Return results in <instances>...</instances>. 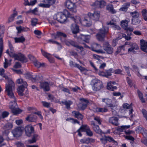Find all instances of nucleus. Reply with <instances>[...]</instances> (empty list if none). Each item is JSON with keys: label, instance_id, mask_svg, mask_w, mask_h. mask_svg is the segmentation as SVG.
<instances>
[{"label": "nucleus", "instance_id": "nucleus-3", "mask_svg": "<svg viewBox=\"0 0 147 147\" xmlns=\"http://www.w3.org/2000/svg\"><path fill=\"white\" fill-rule=\"evenodd\" d=\"M109 28L106 27H103L102 28L100 29L98 33L96 36L97 39L99 41L103 40Z\"/></svg>", "mask_w": 147, "mask_h": 147}, {"label": "nucleus", "instance_id": "nucleus-43", "mask_svg": "<svg viewBox=\"0 0 147 147\" xmlns=\"http://www.w3.org/2000/svg\"><path fill=\"white\" fill-rule=\"evenodd\" d=\"M108 109L106 108L97 107L95 109V111L97 112L104 113L107 112Z\"/></svg>", "mask_w": 147, "mask_h": 147}, {"label": "nucleus", "instance_id": "nucleus-29", "mask_svg": "<svg viewBox=\"0 0 147 147\" xmlns=\"http://www.w3.org/2000/svg\"><path fill=\"white\" fill-rule=\"evenodd\" d=\"M8 45L9 47V49L6 51V53L10 57L11 53H15L14 52V48L10 41L8 42Z\"/></svg>", "mask_w": 147, "mask_h": 147}, {"label": "nucleus", "instance_id": "nucleus-42", "mask_svg": "<svg viewBox=\"0 0 147 147\" xmlns=\"http://www.w3.org/2000/svg\"><path fill=\"white\" fill-rule=\"evenodd\" d=\"M129 22V21H128L126 20H122L121 22V27L125 29L128 26Z\"/></svg>", "mask_w": 147, "mask_h": 147}, {"label": "nucleus", "instance_id": "nucleus-38", "mask_svg": "<svg viewBox=\"0 0 147 147\" xmlns=\"http://www.w3.org/2000/svg\"><path fill=\"white\" fill-rule=\"evenodd\" d=\"M107 24L112 26L113 28L115 30H119L121 29L120 27L119 26L116 25L115 23L111 21L108 23Z\"/></svg>", "mask_w": 147, "mask_h": 147}, {"label": "nucleus", "instance_id": "nucleus-56", "mask_svg": "<svg viewBox=\"0 0 147 147\" xmlns=\"http://www.w3.org/2000/svg\"><path fill=\"white\" fill-rule=\"evenodd\" d=\"M100 140L102 144L104 145L106 144L107 142L106 136L100 138Z\"/></svg>", "mask_w": 147, "mask_h": 147}, {"label": "nucleus", "instance_id": "nucleus-5", "mask_svg": "<svg viewBox=\"0 0 147 147\" xmlns=\"http://www.w3.org/2000/svg\"><path fill=\"white\" fill-rule=\"evenodd\" d=\"M10 57L13 58L15 60H17L23 62H26L27 61V59L24 55L20 53H11Z\"/></svg>", "mask_w": 147, "mask_h": 147}, {"label": "nucleus", "instance_id": "nucleus-11", "mask_svg": "<svg viewBox=\"0 0 147 147\" xmlns=\"http://www.w3.org/2000/svg\"><path fill=\"white\" fill-rule=\"evenodd\" d=\"M25 130L26 135L30 137L34 132V128L31 125H27L25 127Z\"/></svg>", "mask_w": 147, "mask_h": 147}, {"label": "nucleus", "instance_id": "nucleus-58", "mask_svg": "<svg viewBox=\"0 0 147 147\" xmlns=\"http://www.w3.org/2000/svg\"><path fill=\"white\" fill-rule=\"evenodd\" d=\"M56 1V0H47L46 1V3H47V5H49V8L51 5L54 4Z\"/></svg>", "mask_w": 147, "mask_h": 147}, {"label": "nucleus", "instance_id": "nucleus-60", "mask_svg": "<svg viewBox=\"0 0 147 147\" xmlns=\"http://www.w3.org/2000/svg\"><path fill=\"white\" fill-rule=\"evenodd\" d=\"M16 29L18 31V33H20L22 31H25L26 29L24 27H22L21 26L17 27Z\"/></svg>", "mask_w": 147, "mask_h": 147}, {"label": "nucleus", "instance_id": "nucleus-48", "mask_svg": "<svg viewBox=\"0 0 147 147\" xmlns=\"http://www.w3.org/2000/svg\"><path fill=\"white\" fill-rule=\"evenodd\" d=\"M14 39L16 43L22 42L25 40V38L23 36H21L18 38H15Z\"/></svg>", "mask_w": 147, "mask_h": 147}, {"label": "nucleus", "instance_id": "nucleus-10", "mask_svg": "<svg viewBox=\"0 0 147 147\" xmlns=\"http://www.w3.org/2000/svg\"><path fill=\"white\" fill-rule=\"evenodd\" d=\"M28 84L26 82H23V84L18 86L17 89V92L20 96H23L24 95V92L25 88H27Z\"/></svg>", "mask_w": 147, "mask_h": 147}, {"label": "nucleus", "instance_id": "nucleus-45", "mask_svg": "<svg viewBox=\"0 0 147 147\" xmlns=\"http://www.w3.org/2000/svg\"><path fill=\"white\" fill-rule=\"evenodd\" d=\"M38 135L37 134H34L31 140H28V142L30 144L33 143L35 142L38 139Z\"/></svg>", "mask_w": 147, "mask_h": 147}, {"label": "nucleus", "instance_id": "nucleus-25", "mask_svg": "<svg viewBox=\"0 0 147 147\" xmlns=\"http://www.w3.org/2000/svg\"><path fill=\"white\" fill-rule=\"evenodd\" d=\"M72 115L78 119L82 120L83 118V115L79 112L73 111L72 112Z\"/></svg>", "mask_w": 147, "mask_h": 147}, {"label": "nucleus", "instance_id": "nucleus-49", "mask_svg": "<svg viewBox=\"0 0 147 147\" xmlns=\"http://www.w3.org/2000/svg\"><path fill=\"white\" fill-rule=\"evenodd\" d=\"M31 25L32 26H35L38 23V19L36 18L31 19Z\"/></svg>", "mask_w": 147, "mask_h": 147}, {"label": "nucleus", "instance_id": "nucleus-31", "mask_svg": "<svg viewBox=\"0 0 147 147\" xmlns=\"http://www.w3.org/2000/svg\"><path fill=\"white\" fill-rule=\"evenodd\" d=\"M129 3H126L124 4L119 9L121 11H126L130 5Z\"/></svg>", "mask_w": 147, "mask_h": 147}, {"label": "nucleus", "instance_id": "nucleus-13", "mask_svg": "<svg viewBox=\"0 0 147 147\" xmlns=\"http://www.w3.org/2000/svg\"><path fill=\"white\" fill-rule=\"evenodd\" d=\"M23 129L22 127H19L14 129L12 131L13 136L15 137H18L21 135Z\"/></svg>", "mask_w": 147, "mask_h": 147}, {"label": "nucleus", "instance_id": "nucleus-46", "mask_svg": "<svg viewBox=\"0 0 147 147\" xmlns=\"http://www.w3.org/2000/svg\"><path fill=\"white\" fill-rule=\"evenodd\" d=\"M66 121L70 122L72 123L75 124L76 123H79V122L76 119H74L71 117H69L66 119Z\"/></svg>", "mask_w": 147, "mask_h": 147}, {"label": "nucleus", "instance_id": "nucleus-64", "mask_svg": "<svg viewBox=\"0 0 147 147\" xmlns=\"http://www.w3.org/2000/svg\"><path fill=\"white\" fill-rule=\"evenodd\" d=\"M9 114V113L7 111H4L1 113L2 118H4L8 116Z\"/></svg>", "mask_w": 147, "mask_h": 147}, {"label": "nucleus", "instance_id": "nucleus-2", "mask_svg": "<svg viewBox=\"0 0 147 147\" xmlns=\"http://www.w3.org/2000/svg\"><path fill=\"white\" fill-rule=\"evenodd\" d=\"M70 13L67 10H64L63 12H59L54 16V19L61 23H64L66 21L67 17H69Z\"/></svg>", "mask_w": 147, "mask_h": 147}, {"label": "nucleus", "instance_id": "nucleus-26", "mask_svg": "<svg viewBox=\"0 0 147 147\" xmlns=\"http://www.w3.org/2000/svg\"><path fill=\"white\" fill-rule=\"evenodd\" d=\"M71 29L72 33L74 34H76L79 32V27L76 24H72Z\"/></svg>", "mask_w": 147, "mask_h": 147}, {"label": "nucleus", "instance_id": "nucleus-51", "mask_svg": "<svg viewBox=\"0 0 147 147\" xmlns=\"http://www.w3.org/2000/svg\"><path fill=\"white\" fill-rule=\"evenodd\" d=\"M142 15L144 19L147 21V11L146 9H143L142 11Z\"/></svg>", "mask_w": 147, "mask_h": 147}, {"label": "nucleus", "instance_id": "nucleus-41", "mask_svg": "<svg viewBox=\"0 0 147 147\" xmlns=\"http://www.w3.org/2000/svg\"><path fill=\"white\" fill-rule=\"evenodd\" d=\"M138 49V45L135 43H133L131 45V47L128 49L129 52H133L134 49Z\"/></svg>", "mask_w": 147, "mask_h": 147}, {"label": "nucleus", "instance_id": "nucleus-44", "mask_svg": "<svg viewBox=\"0 0 147 147\" xmlns=\"http://www.w3.org/2000/svg\"><path fill=\"white\" fill-rule=\"evenodd\" d=\"M5 30V27L3 26H0V41L1 40V42L3 44V41L2 39V36L4 33ZM1 42H0V43Z\"/></svg>", "mask_w": 147, "mask_h": 147}, {"label": "nucleus", "instance_id": "nucleus-63", "mask_svg": "<svg viewBox=\"0 0 147 147\" xmlns=\"http://www.w3.org/2000/svg\"><path fill=\"white\" fill-rule=\"evenodd\" d=\"M94 120L97 122L99 124H101L102 120L101 118L99 117L95 116L94 117Z\"/></svg>", "mask_w": 147, "mask_h": 147}, {"label": "nucleus", "instance_id": "nucleus-7", "mask_svg": "<svg viewBox=\"0 0 147 147\" xmlns=\"http://www.w3.org/2000/svg\"><path fill=\"white\" fill-rule=\"evenodd\" d=\"M101 48V47L99 44L95 43H93L91 45L90 49L92 51L98 53H105V52L103 50L100 49Z\"/></svg>", "mask_w": 147, "mask_h": 147}, {"label": "nucleus", "instance_id": "nucleus-52", "mask_svg": "<svg viewBox=\"0 0 147 147\" xmlns=\"http://www.w3.org/2000/svg\"><path fill=\"white\" fill-rule=\"evenodd\" d=\"M17 15L16 12L13 13L11 14L8 18V21L9 22H10L14 20L15 17Z\"/></svg>", "mask_w": 147, "mask_h": 147}, {"label": "nucleus", "instance_id": "nucleus-57", "mask_svg": "<svg viewBox=\"0 0 147 147\" xmlns=\"http://www.w3.org/2000/svg\"><path fill=\"white\" fill-rule=\"evenodd\" d=\"M106 137L107 141H108L109 142H112L115 145H117V142L115 141L112 138L109 136H106Z\"/></svg>", "mask_w": 147, "mask_h": 147}, {"label": "nucleus", "instance_id": "nucleus-34", "mask_svg": "<svg viewBox=\"0 0 147 147\" xmlns=\"http://www.w3.org/2000/svg\"><path fill=\"white\" fill-rule=\"evenodd\" d=\"M130 127L129 125H122L120 127H117L116 129V130L120 132H123L126 129L129 128Z\"/></svg>", "mask_w": 147, "mask_h": 147}, {"label": "nucleus", "instance_id": "nucleus-59", "mask_svg": "<svg viewBox=\"0 0 147 147\" xmlns=\"http://www.w3.org/2000/svg\"><path fill=\"white\" fill-rule=\"evenodd\" d=\"M132 70L134 71H138V76L140 77L141 76V75L140 74L139 72H138V67L134 65H132Z\"/></svg>", "mask_w": 147, "mask_h": 147}, {"label": "nucleus", "instance_id": "nucleus-20", "mask_svg": "<svg viewBox=\"0 0 147 147\" xmlns=\"http://www.w3.org/2000/svg\"><path fill=\"white\" fill-rule=\"evenodd\" d=\"M141 48L144 51L147 53V42L143 40L140 41Z\"/></svg>", "mask_w": 147, "mask_h": 147}, {"label": "nucleus", "instance_id": "nucleus-53", "mask_svg": "<svg viewBox=\"0 0 147 147\" xmlns=\"http://www.w3.org/2000/svg\"><path fill=\"white\" fill-rule=\"evenodd\" d=\"M33 63L34 65L37 67H40L42 66L43 67L45 65V64L44 63H41L36 61V60Z\"/></svg>", "mask_w": 147, "mask_h": 147}, {"label": "nucleus", "instance_id": "nucleus-33", "mask_svg": "<svg viewBox=\"0 0 147 147\" xmlns=\"http://www.w3.org/2000/svg\"><path fill=\"white\" fill-rule=\"evenodd\" d=\"M131 24H133L136 25L140 24L141 22V19L140 17L132 18L131 20Z\"/></svg>", "mask_w": 147, "mask_h": 147}, {"label": "nucleus", "instance_id": "nucleus-14", "mask_svg": "<svg viewBox=\"0 0 147 147\" xmlns=\"http://www.w3.org/2000/svg\"><path fill=\"white\" fill-rule=\"evenodd\" d=\"M81 128H83L84 132H86L87 135L89 136H92L93 135V133L90 130L89 127L87 125H83L82 126Z\"/></svg>", "mask_w": 147, "mask_h": 147}, {"label": "nucleus", "instance_id": "nucleus-62", "mask_svg": "<svg viewBox=\"0 0 147 147\" xmlns=\"http://www.w3.org/2000/svg\"><path fill=\"white\" fill-rule=\"evenodd\" d=\"M122 38V37H119L116 38L115 40H113L112 42V45L114 47L115 46L117 43V41L119 39H121Z\"/></svg>", "mask_w": 147, "mask_h": 147}, {"label": "nucleus", "instance_id": "nucleus-8", "mask_svg": "<svg viewBox=\"0 0 147 147\" xmlns=\"http://www.w3.org/2000/svg\"><path fill=\"white\" fill-rule=\"evenodd\" d=\"M92 82L94 83L92 89L94 91H99L102 88L103 85L99 80H93Z\"/></svg>", "mask_w": 147, "mask_h": 147}, {"label": "nucleus", "instance_id": "nucleus-23", "mask_svg": "<svg viewBox=\"0 0 147 147\" xmlns=\"http://www.w3.org/2000/svg\"><path fill=\"white\" fill-rule=\"evenodd\" d=\"M49 84L47 82H44L40 83V87L43 88L44 90L46 91H49L50 90V88L49 85Z\"/></svg>", "mask_w": 147, "mask_h": 147}, {"label": "nucleus", "instance_id": "nucleus-19", "mask_svg": "<svg viewBox=\"0 0 147 147\" xmlns=\"http://www.w3.org/2000/svg\"><path fill=\"white\" fill-rule=\"evenodd\" d=\"M37 117L33 114L28 115L26 118V120L29 122H35L37 119Z\"/></svg>", "mask_w": 147, "mask_h": 147}, {"label": "nucleus", "instance_id": "nucleus-15", "mask_svg": "<svg viewBox=\"0 0 147 147\" xmlns=\"http://www.w3.org/2000/svg\"><path fill=\"white\" fill-rule=\"evenodd\" d=\"M102 101L103 102L105 103L108 107L112 108L115 106V105L112 103L111 100L109 98H102Z\"/></svg>", "mask_w": 147, "mask_h": 147}, {"label": "nucleus", "instance_id": "nucleus-61", "mask_svg": "<svg viewBox=\"0 0 147 147\" xmlns=\"http://www.w3.org/2000/svg\"><path fill=\"white\" fill-rule=\"evenodd\" d=\"M41 102L44 107L49 108L50 107V103L49 102H48L45 101H42Z\"/></svg>", "mask_w": 147, "mask_h": 147}, {"label": "nucleus", "instance_id": "nucleus-27", "mask_svg": "<svg viewBox=\"0 0 147 147\" xmlns=\"http://www.w3.org/2000/svg\"><path fill=\"white\" fill-rule=\"evenodd\" d=\"M41 51L43 55L47 58L50 63H52L54 62L53 59L51 57L50 54L43 51L42 49L41 50Z\"/></svg>", "mask_w": 147, "mask_h": 147}, {"label": "nucleus", "instance_id": "nucleus-40", "mask_svg": "<svg viewBox=\"0 0 147 147\" xmlns=\"http://www.w3.org/2000/svg\"><path fill=\"white\" fill-rule=\"evenodd\" d=\"M77 48L78 49L77 50L79 53L82 55L85 54L86 52L83 47L78 46Z\"/></svg>", "mask_w": 147, "mask_h": 147}, {"label": "nucleus", "instance_id": "nucleus-39", "mask_svg": "<svg viewBox=\"0 0 147 147\" xmlns=\"http://www.w3.org/2000/svg\"><path fill=\"white\" fill-rule=\"evenodd\" d=\"M107 88L108 90L113 91L114 89H116L117 87L116 86H113L112 84V82L110 81L107 83Z\"/></svg>", "mask_w": 147, "mask_h": 147}, {"label": "nucleus", "instance_id": "nucleus-6", "mask_svg": "<svg viewBox=\"0 0 147 147\" xmlns=\"http://www.w3.org/2000/svg\"><path fill=\"white\" fill-rule=\"evenodd\" d=\"M80 102L78 105V108L80 110H84L86 108L89 102L88 101L84 98H80Z\"/></svg>", "mask_w": 147, "mask_h": 147}, {"label": "nucleus", "instance_id": "nucleus-30", "mask_svg": "<svg viewBox=\"0 0 147 147\" xmlns=\"http://www.w3.org/2000/svg\"><path fill=\"white\" fill-rule=\"evenodd\" d=\"M92 124L93 125V129L96 133L100 134L102 133V132L98 126L96 125L94 123H92Z\"/></svg>", "mask_w": 147, "mask_h": 147}, {"label": "nucleus", "instance_id": "nucleus-50", "mask_svg": "<svg viewBox=\"0 0 147 147\" xmlns=\"http://www.w3.org/2000/svg\"><path fill=\"white\" fill-rule=\"evenodd\" d=\"M72 20H74L76 23H81L82 24L80 17L78 16H76L72 18Z\"/></svg>", "mask_w": 147, "mask_h": 147}, {"label": "nucleus", "instance_id": "nucleus-22", "mask_svg": "<svg viewBox=\"0 0 147 147\" xmlns=\"http://www.w3.org/2000/svg\"><path fill=\"white\" fill-rule=\"evenodd\" d=\"M80 142L83 144H88L94 142V139L90 138H84L80 140Z\"/></svg>", "mask_w": 147, "mask_h": 147}, {"label": "nucleus", "instance_id": "nucleus-18", "mask_svg": "<svg viewBox=\"0 0 147 147\" xmlns=\"http://www.w3.org/2000/svg\"><path fill=\"white\" fill-rule=\"evenodd\" d=\"M5 127L7 128V130H6L3 133V137H7L9 133L8 130L10 129L12 127V125L10 123H7L5 125Z\"/></svg>", "mask_w": 147, "mask_h": 147}, {"label": "nucleus", "instance_id": "nucleus-21", "mask_svg": "<svg viewBox=\"0 0 147 147\" xmlns=\"http://www.w3.org/2000/svg\"><path fill=\"white\" fill-rule=\"evenodd\" d=\"M103 49L108 54H111L113 53V49L109 44H107V45H104L103 46Z\"/></svg>", "mask_w": 147, "mask_h": 147}, {"label": "nucleus", "instance_id": "nucleus-55", "mask_svg": "<svg viewBox=\"0 0 147 147\" xmlns=\"http://www.w3.org/2000/svg\"><path fill=\"white\" fill-rule=\"evenodd\" d=\"M82 38L83 40L87 43L89 42V40L90 38V36L89 35H83Z\"/></svg>", "mask_w": 147, "mask_h": 147}, {"label": "nucleus", "instance_id": "nucleus-28", "mask_svg": "<svg viewBox=\"0 0 147 147\" xmlns=\"http://www.w3.org/2000/svg\"><path fill=\"white\" fill-rule=\"evenodd\" d=\"M92 24V22L90 20L89 18H85L82 22V24L84 26H90Z\"/></svg>", "mask_w": 147, "mask_h": 147}, {"label": "nucleus", "instance_id": "nucleus-1", "mask_svg": "<svg viewBox=\"0 0 147 147\" xmlns=\"http://www.w3.org/2000/svg\"><path fill=\"white\" fill-rule=\"evenodd\" d=\"M3 77L7 80V83L5 84V92L11 99L9 103V107L14 115H16L21 113L22 111L17 108L16 103V98L12 91V89L14 88L15 84L11 78L7 76H4Z\"/></svg>", "mask_w": 147, "mask_h": 147}, {"label": "nucleus", "instance_id": "nucleus-16", "mask_svg": "<svg viewBox=\"0 0 147 147\" xmlns=\"http://www.w3.org/2000/svg\"><path fill=\"white\" fill-rule=\"evenodd\" d=\"M52 36L55 39L59 38L60 40L63 41L62 38H65L66 37V35L65 34L61 32H57L56 34H53Z\"/></svg>", "mask_w": 147, "mask_h": 147}, {"label": "nucleus", "instance_id": "nucleus-36", "mask_svg": "<svg viewBox=\"0 0 147 147\" xmlns=\"http://www.w3.org/2000/svg\"><path fill=\"white\" fill-rule=\"evenodd\" d=\"M61 102L65 105L67 109L70 108V106L73 104V102L71 100L62 101Z\"/></svg>", "mask_w": 147, "mask_h": 147}, {"label": "nucleus", "instance_id": "nucleus-47", "mask_svg": "<svg viewBox=\"0 0 147 147\" xmlns=\"http://www.w3.org/2000/svg\"><path fill=\"white\" fill-rule=\"evenodd\" d=\"M137 93L138 96L142 103H144L145 102L144 99L143 97V95L142 93L139 90H137Z\"/></svg>", "mask_w": 147, "mask_h": 147}, {"label": "nucleus", "instance_id": "nucleus-17", "mask_svg": "<svg viewBox=\"0 0 147 147\" xmlns=\"http://www.w3.org/2000/svg\"><path fill=\"white\" fill-rule=\"evenodd\" d=\"M118 117H112L109 118V122L115 126H117L119 124L118 122Z\"/></svg>", "mask_w": 147, "mask_h": 147}, {"label": "nucleus", "instance_id": "nucleus-54", "mask_svg": "<svg viewBox=\"0 0 147 147\" xmlns=\"http://www.w3.org/2000/svg\"><path fill=\"white\" fill-rule=\"evenodd\" d=\"M114 71L113 69L111 68L109 70H107L106 72V77L108 78L109 76H110L111 75V73L113 72Z\"/></svg>", "mask_w": 147, "mask_h": 147}, {"label": "nucleus", "instance_id": "nucleus-37", "mask_svg": "<svg viewBox=\"0 0 147 147\" xmlns=\"http://www.w3.org/2000/svg\"><path fill=\"white\" fill-rule=\"evenodd\" d=\"M25 77L26 78L28 79H31L33 78L35 81L36 80H38L39 77L36 76L35 77H34L30 73H27L26 74Z\"/></svg>", "mask_w": 147, "mask_h": 147}, {"label": "nucleus", "instance_id": "nucleus-12", "mask_svg": "<svg viewBox=\"0 0 147 147\" xmlns=\"http://www.w3.org/2000/svg\"><path fill=\"white\" fill-rule=\"evenodd\" d=\"M106 5V2L104 0L96 1L92 5L96 8H103Z\"/></svg>", "mask_w": 147, "mask_h": 147}, {"label": "nucleus", "instance_id": "nucleus-9", "mask_svg": "<svg viewBox=\"0 0 147 147\" xmlns=\"http://www.w3.org/2000/svg\"><path fill=\"white\" fill-rule=\"evenodd\" d=\"M88 15L92 20L95 22L98 21L100 17L99 12L97 11H94L93 13L89 12Z\"/></svg>", "mask_w": 147, "mask_h": 147}, {"label": "nucleus", "instance_id": "nucleus-24", "mask_svg": "<svg viewBox=\"0 0 147 147\" xmlns=\"http://www.w3.org/2000/svg\"><path fill=\"white\" fill-rule=\"evenodd\" d=\"M69 65H70L71 67H77L81 71H84L86 70V69L84 68L78 64L73 62L72 61H70Z\"/></svg>", "mask_w": 147, "mask_h": 147}, {"label": "nucleus", "instance_id": "nucleus-4", "mask_svg": "<svg viewBox=\"0 0 147 147\" xmlns=\"http://www.w3.org/2000/svg\"><path fill=\"white\" fill-rule=\"evenodd\" d=\"M66 7L73 13H76L77 11V6L71 0H67L65 3Z\"/></svg>", "mask_w": 147, "mask_h": 147}, {"label": "nucleus", "instance_id": "nucleus-32", "mask_svg": "<svg viewBox=\"0 0 147 147\" xmlns=\"http://www.w3.org/2000/svg\"><path fill=\"white\" fill-rule=\"evenodd\" d=\"M106 9L112 13H115L117 12L114 9L113 5L111 4H109L107 5Z\"/></svg>", "mask_w": 147, "mask_h": 147}, {"label": "nucleus", "instance_id": "nucleus-35", "mask_svg": "<svg viewBox=\"0 0 147 147\" xmlns=\"http://www.w3.org/2000/svg\"><path fill=\"white\" fill-rule=\"evenodd\" d=\"M130 14L132 18L136 17H139L140 16V14L139 12L136 10L134 11L130 12Z\"/></svg>", "mask_w": 147, "mask_h": 147}]
</instances>
